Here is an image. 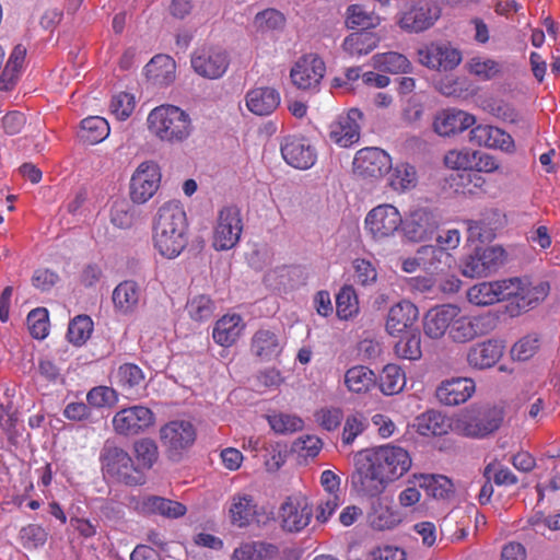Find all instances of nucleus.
Here are the masks:
<instances>
[{
  "instance_id": "4be33fe9",
  "label": "nucleus",
  "mask_w": 560,
  "mask_h": 560,
  "mask_svg": "<svg viewBox=\"0 0 560 560\" xmlns=\"http://www.w3.org/2000/svg\"><path fill=\"white\" fill-rule=\"evenodd\" d=\"M505 345L499 339H488L472 345L466 354L468 365L476 370L490 369L504 353Z\"/></svg>"
},
{
  "instance_id": "e2e57ef3",
  "label": "nucleus",
  "mask_w": 560,
  "mask_h": 560,
  "mask_svg": "<svg viewBox=\"0 0 560 560\" xmlns=\"http://www.w3.org/2000/svg\"><path fill=\"white\" fill-rule=\"evenodd\" d=\"M133 212L130 206L125 201H117L113 205L110 211V221L120 229L130 228L133 223Z\"/></svg>"
},
{
  "instance_id": "3c124183",
  "label": "nucleus",
  "mask_w": 560,
  "mask_h": 560,
  "mask_svg": "<svg viewBox=\"0 0 560 560\" xmlns=\"http://www.w3.org/2000/svg\"><path fill=\"white\" fill-rule=\"evenodd\" d=\"M30 334L35 339H45L48 335L49 317L45 307H37L27 315Z\"/></svg>"
},
{
  "instance_id": "0eeeda50",
  "label": "nucleus",
  "mask_w": 560,
  "mask_h": 560,
  "mask_svg": "<svg viewBox=\"0 0 560 560\" xmlns=\"http://www.w3.org/2000/svg\"><path fill=\"white\" fill-rule=\"evenodd\" d=\"M419 62L439 72L454 70L463 59L462 51L446 40L431 42L418 48Z\"/></svg>"
},
{
  "instance_id": "72a5a7b5",
  "label": "nucleus",
  "mask_w": 560,
  "mask_h": 560,
  "mask_svg": "<svg viewBox=\"0 0 560 560\" xmlns=\"http://www.w3.org/2000/svg\"><path fill=\"white\" fill-rule=\"evenodd\" d=\"M112 300L119 313L132 314L139 304L140 288L132 280L122 281L114 289Z\"/></svg>"
},
{
  "instance_id": "f257e3e1",
  "label": "nucleus",
  "mask_w": 560,
  "mask_h": 560,
  "mask_svg": "<svg viewBox=\"0 0 560 560\" xmlns=\"http://www.w3.org/2000/svg\"><path fill=\"white\" fill-rule=\"evenodd\" d=\"M352 487L369 497L381 494L388 482L400 478L411 466L408 452L399 446L384 445L358 454Z\"/></svg>"
},
{
  "instance_id": "774afa93",
  "label": "nucleus",
  "mask_w": 560,
  "mask_h": 560,
  "mask_svg": "<svg viewBox=\"0 0 560 560\" xmlns=\"http://www.w3.org/2000/svg\"><path fill=\"white\" fill-rule=\"evenodd\" d=\"M370 560H406V553L398 547H378L370 552Z\"/></svg>"
},
{
  "instance_id": "58836bf2",
  "label": "nucleus",
  "mask_w": 560,
  "mask_h": 560,
  "mask_svg": "<svg viewBox=\"0 0 560 560\" xmlns=\"http://www.w3.org/2000/svg\"><path fill=\"white\" fill-rule=\"evenodd\" d=\"M418 485L434 499H447L454 493V485L444 475H420Z\"/></svg>"
},
{
  "instance_id": "c03bdc74",
  "label": "nucleus",
  "mask_w": 560,
  "mask_h": 560,
  "mask_svg": "<svg viewBox=\"0 0 560 560\" xmlns=\"http://www.w3.org/2000/svg\"><path fill=\"white\" fill-rule=\"evenodd\" d=\"M395 353L410 361L421 358V335L419 330L407 331L406 336L395 345Z\"/></svg>"
},
{
  "instance_id": "6ab92c4d",
  "label": "nucleus",
  "mask_w": 560,
  "mask_h": 560,
  "mask_svg": "<svg viewBox=\"0 0 560 560\" xmlns=\"http://www.w3.org/2000/svg\"><path fill=\"white\" fill-rule=\"evenodd\" d=\"M440 8L429 1H418L412 4L399 20V25L408 32H423L430 28L440 18Z\"/></svg>"
},
{
  "instance_id": "09e8293b",
  "label": "nucleus",
  "mask_w": 560,
  "mask_h": 560,
  "mask_svg": "<svg viewBox=\"0 0 560 560\" xmlns=\"http://www.w3.org/2000/svg\"><path fill=\"white\" fill-rule=\"evenodd\" d=\"M416 183V168L408 163L398 164L390 175V186L395 190H407L413 188Z\"/></svg>"
},
{
  "instance_id": "2eb2a0df",
  "label": "nucleus",
  "mask_w": 560,
  "mask_h": 560,
  "mask_svg": "<svg viewBox=\"0 0 560 560\" xmlns=\"http://www.w3.org/2000/svg\"><path fill=\"white\" fill-rule=\"evenodd\" d=\"M283 160L299 170L311 168L317 159L315 148L302 136H285L280 143Z\"/></svg>"
},
{
  "instance_id": "052dcab7",
  "label": "nucleus",
  "mask_w": 560,
  "mask_h": 560,
  "mask_svg": "<svg viewBox=\"0 0 560 560\" xmlns=\"http://www.w3.org/2000/svg\"><path fill=\"white\" fill-rule=\"evenodd\" d=\"M269 423L272 430L277 433L295 432L303 427L302 419L284 413L269 417Z\"/></svg>"
},
{
  "instance_id": "603ef678",
  "label": "nucleus",
  "mask_w": 560,
  "mask_h": 560,
  "mask_svg": "<svg viewBox=\"0 0 560 560\" xmlns=\"http://www.w3.org/2000/svg\"><path fill=\"white\" fill-rule=\"evenodd\" d=\"M133 447L137 459L141 462L139 466L142 468V471H144V469H150L158 460V445L153 440L141 439L135 442Z\"/></svg>"
},
{
  "instance_id": "c85d7f7f",
  "label": "nucleus",
  "mask_w": 560,
  "mask_h": 560,
  "mask_svg": "<svg viewBox=\"0 0 560 560\" xmlns=\"http://www.w3.org/2000/svg\"><path fill=\"white\" fill-rule=\"evenodd\" d=\"M245 101L249 112L257 116H268L280 105V94L273 88H255L247 92Z\"/></svg>"
},
{
  "instance_id": "393cba45",
  "label": "nucleus",
  "mask_w": 560,
  "mask_h": 560,
  "mask_svg": "<svg viewBox=\"0 0 560 560\" xmlns=\"http://www.w3.org/2000/svg\"><path fill=\"white\" fill-rule=\"evenodd\" d=\"M475 382L467 377L443 381L436 388L435 396L445 406L466 402L475 392Z\"/></svg>"
},
{
  "instance_id": "aec40b11",
  "label": "nucleus",
  "mask_w": 560,
  "mask_h": 560,
  "mask_svg": "<svg viewBox=\"0 0 560 560\" xmlns=\"http://www.w3.org/2000/svg\"><path fill=\"white\" fill-rule=\"evenodd\" d=\"M514 283L509 279L493 282H480L472 285L468 292V301L478 306L491 305L493 303L510 300Z\"/></svg>"
},
{
  "instance_id": "c756f323",
  "label": "nucleus",
  "mask_w": 560,
  "mask_h": 560,
  "mask_svg": "<svg viewBox=\"0 0 560 560\" xmlns=\"http://www.w3.org/2000/svg\"><path fill=\"white\" fill-rule=\"evenodd\" d=\"M422 269L430 275L446 273L455 264V258L442 246L423 245L419 247Z\"/></svg>"
},
{
  "instance_id": "5fc2aeb1",
  "label": "nucleus",
  "mask_w": 560,
  "mask_h": 560,
  "mask_svg": "<svg viewBox=\"0 0 560 560\" xmlns=\"http://www.w3.org/2000/svg\"><path fill=\"white\" fill-rule=\"evenodd\" d=\"M476 160L475 151L463 149V150H451L446 153L444 161L445 164L451 168L463 170L465 173L474 170V162Z\"/></svg>"
},
{
  "instance_id": "6e6552de",
  "label": "nucleus",
  "mask_w": 560,
  "mask_h": 560,
  "mask_svg": "<svg viewBox=\"0 0 560 560\" xmlns=\"http://www.w3.org/2000/svg\"><path fill=\"white\" fill-rule=\"evenodd\" d=\"M242 231L241 210L236 206L224 207L219 212L213 235V247L217 250L233 248L240 241Z\"/></svg>"
},
{
  "instance_id": "9b49d317",
  "label": "nucleus",
  "mask_w": 560,
  "mask_h": 560,
  "mask_svg": "<svg viewBox=\"0 0 560 560\" xmlns=\"http://www.w3.org/2000/svg\"><path fill=\"white\" fill-rule=\"evenodd\" d=\"M155 416L144 406H132L121 409L113 418V427L117 434L124 436L137 435L152 427Z\"/></svg>"
},
{
  "instance_id": "680f3d73",
  "label": "nucleus",
  "mask_w": 560,
  "mask_h": 560,
  "mask_svg": "<svg viewBox=\"0 0 560 560\" xmlns=\"http://www.w3.org/2000/svg\"><path fill=\"white\" fill-rule=\"evenodd\" d=\"M539 348V339L534 336H526L518 340L511 350L512 357L518 361L530 359Z\"/></svg>"
},
{
  "instance_id": "7ed1b4c3",
  "label": "nucleus",
  "mask_w": 560,
  "mask_h": 560,
  "mask_svg": "<svg viewBox=\"0 0 560 560\" xmlns=\"http://www.w3.org/2000/svg\"><path fill=\"white\" fill-rule=\"evenodd\" d=\"M101 469L105 478L128 487L141 486L145 482V474L137 466L122 447L114 440H106L100 452Z\"/></svg>"
},
{
  "instance_id": "4468645a",
  "label": "nucleus",
  "mask_w": 560,
  "mask_h": 560,
  "mask_svg": "<svg viewBox=\"0 0 560 560\" xmlns=\"http://www.w3.org/2000/svg\"><path fill=\"white\" fill-rule=\"evenodd\" d=\"M326 71L325 62L315 54L302 56L290 72L292 83L300 90L316 89Z\"/></svg>"
},
{
  "instance_id": "e433bc0d",
  "label": "nucleus",
  "mask_w": 560,
  "mask_h": 560,
  "mask_svg": "<svg viewBox=\"0 0 560 560\" xmlns=\"http://www.w3.org/2000/svg\"><path fill=\"white\" fill-rule=\"evenodd\" d=\"M370 525L377 530L392 529L401 522L398 511L393 510L381 501L374 502L369 513Z\"/></svg>"
},
{
  "instance_id": "f3484780",
  "label": "nucleus",
  "mask_w": 560,
  "mask_h": 560,
  "mask_svg": "<svg viewBox=\"0 0 560 560\" xmlns=\"http://www.w3.org/2000/svg\"><path fill=\"white\" fill-rule=\"evenodd\" d=\"M438 229V220L427 208H418L402 219L401 232L409 242L419 243L430 238Z\"/></svg>"
},
{
  "instance_id": "b1692460",
  "label": "nucleus",
  "mask_w": 560,
  "mask_h": 560,
  "mask_svg": "<svg viewBox=\"0 0 560 560\" xmlns=\"http://www.w3.org/2000/svg\"><path fill=\"white\" fill-rule=\"evenodd\" d=\"M459 314V308L452 304L435 306L427 312L423 318V331L431 339L442 338L452 322Z\"/></svg>"
},
{
  "instance_id": "8fccbe9b",
  "label": "nucleus",
  "mask_w": 560,
  "mask_h": 560,
  "mask_svg": "<svg viewBox=\"0 0 560 560\" xmlns=\"http://www.w3.org/2000/svg\"><path fill=\"white\" fill-rule=\"evenodd\" d=\"M378 24V18L366 12L363 7L352 4L348 8L347 25L362 31L373 28Z\"/></svg>"
},
{
  "instance_id": "39448f33",
  "label": "nucleus",
  "mask_w": 560,
  "mask_h": 560,
  "mask_svg": "<svg viewBox=\"0 0 560 560\" xmlns=\"http://www.w3.org/2000/svg\"><path fill=\"white\" fill-rule=\"evenodd\" d=\"M149 130L161 141L178 143L186 140L191 132L189 115L174 105H161L148 116Z\"/></svg>"
},
{
  "instance_id": "ddd939ff",
  "label": "nucleus",
  "mask_w": 560,
  "mask_h": 560,
  "mask_svg": "<svg viewBox=\"0 0 560 560\" xmlns=\"http://www.w3.org/2000/svg\"><path fill=\"white\" fill-rule=\"evenodd\" d=\"M402 218L396 207L384 203L373 208L365 218V229L374 240L394 235L401 229Z\"/></svg>"
},
{
  "instance_id": "de8ad7c7",
  "label": "nucleus",
  "mask_w": 560,
  "mask_h": 560,
  "mask_svg": "<svg viewBox=\"0 0 560 560\" xmlns=\"http://www.w3.org/2000/svg\"><path fill=\"white\" fill-rule=\"evenodd\" d=\"M93 330V323L88 315H78L74 317L68 327V340L75 345H83L91 336Z\"/></svg>"
},
{
  "instance_id": "20e7f679",
  "label": "nucleus",
  "mask_w": 560,
  "mask_h": 560,
  "mask_svg": "<svg viewBox=\"0 0 560 560\" xmlns=\"http://www.w3.org/2000/svg\"><path fill=\"white\" fill-rule=\"evenodd\" d=\"M504 419L501 405H472L462 411L454 421V431L460 435L481 439L495 432Z\"/></svg>"
},
{
  "instance_id": "f8f14e48",
  "label": "nucleus",
  "mask_w": 560,
  "mask_h": 560,
  "mask_svg": "<svg viewBox=\"0 0 560 560\" xmlns=\"http://www.w3.org/2000/svg\"><path fill=\"white\" fill-rule=\"evenodd\" d=\"M230 56L219 47L197 49L191 56V67L199 75L214 80L221 78L228 70Z\"/></svg>"
},
{
  "instance_id": "dca6fc26",
  "label": "nucleus",
  "mask_w": 560,
  "mask_h": 560,
  "mask_svg": "<svg viewBox=\"0 0 560 560\" xmlns=\"http://www.w3.org/2000/svg\"><path fill=\"white\" fill-rule=\"evenodd\" d=\"M392 167L390 156L380 148H363L353 160L354 174L364 178H378Z\"/></svg>"
},
{
  "instance_id": "37998d69",
  "label": "nucleus",
  "mask_w": 560,
  "mask_h": 560,
  "mask_svg": "<svg viewBox=\"0 0 560 560\" xmlns=\"http://www.w3.org/2000/svg\"><path fill=\"white\" fill-rule=\"evenodd\" d=\"M406 383L404 371L396 364H387L380 376V388L385 395L399 393Z\"/></svg>"
},
{
  "instance_id": "bf43d9fd",
  "label": "nucleus",
  "mask_w": 560,
  "mask_h": 560,
  "mask_svg": "<svg viewBox=\"0 0 560 560\" xmlns=\"http://www.w3.org/2000/svg\"><path fill=\"white\" fill-rule=\"evenodd\" d=\"M135 108L133 95L121 92L115 95L110 102V112L120 120L127 119Z\"/></svg>"
},
{
  "instance_id": "473e14b6",
  "label": "nucleus",
  "mask_w": 560,
  "mask_h": 560,
  "mask_svg": "<svg viewBox=\"0 0 560 560\" xmlns=\"http://www.w3.org/2000/svg\"><path fill=\"white\" fill-rule=\"evenodd\" d=\"M413 427L417 432L424 436H440L450 430L454 431L451 420L436 410H428L415 419Z\"/></svg>"
},
{
  "instance_id": "a878e982",
  "label": "nucleus",
  "mask_w": 560,
  "mask_h": 560,
  "mask_svg": "<svg viewBox=\"0 0 560 560\" xmlns=\"http://www.w3.org/2000/svg\"><path fill=\"white\" fill-rule=\"evenodd\" d=\"M419 317L418 307L410 301H400L393 305L387 314L385 329L392 336L407 332Z\"/></svg>"
},
{
  "instance_id": "5701e85b",
  "label": "nucleus",
  "mask_w": 560,
  "mask_h": 560,
  "mask_svg": "<svg viewBox=\"0 0 560 560\" xmlns=\"http://www.w3.org/2000/svg\"><path fill=\"white\" fill-rule=\"evenodd\" d=\"M514 283V290L512 291V298L515 300V304L520 311L526 312L534 308L540 302H542L550 291V285L547 281H539L533 284L528 281L524 282L518 278L509 279Z\"/></svg>"
},
{
  "instance_id": "1a4fd4ad",
  "label": "nucleus",
  "mask_w": 560,
  "mask_h": 560,
  "mask_svg": "<svg viewBox=\"0 0 560 560\" xmlns=\"http://www.w3.org/2000/svg\"><path fill=\"white\" fill-rule=\"evenodd\" d=\"M504 249L488 246L476 247L467 255L462 264V272L465 277H486L503 262Z\"/></svg>"
},
{
  "instance_id": "49530a36",
  "label": "nucleus",
  "mask_w": 560,
  "mask_h": 560,
  "mask_svg": "<svg viewBox=\"0 0 560 560\" xmlns=\"http://www.w3.org/2000/svg\"><path fill=\"white\" fill-rule=\"evenodd\" d=\"M380 70L390 73H407L411 68L410 61L401 54L388 51L375 56Z\"/></svg>"
},
{
  "instance_id": "423d86ee",
  "label": "nucleus",
  "mask_w": 560,
  "mask_h": 560,
  "mask_svg": "<svg viewBox=\"0 0 560 560\" xmlns=\"http://www.w3.org/2000/svg\"><path fill=\"white\" fill-rule=\"evenodd\" d=\"M197 438L194 424L185 420H173L160 429L161 445L168 459L179 462L194 445Z\"/></svg>"
},
{
  "instance_id": "4d7b16f0",
  "label": "nucleus",
  "mask_w": 560,
  "mask_h": 560,
  "mask_svg": "<svg viewBox=\"0 0 560 560\" xmlns=\"http://www.w3.org/2000/svg\"><path fill=\"white\" fill-rule=\"evenodd\" d=\"M20 538L25 548H37L46 542L47 532L39 525L30 524L20 530Z\"/></svg>"
},
{
  "instance_id": "a18cd8bd",
  "label": "nucleus",
  "mask_w": 560,
  "mask_h": 560,
  "mask_svg": "<svg viewBox=\"0 0 560 560\" xmlns=\"http://www.w3.org/2000/svg\"><path fill=\"white\" fill-rule=\"evenodd\" d=\"M359 311L358 296L351 285H343L336 296V312L340 319H349Z\"/></svg>"
},
{
  "instance_id": "13d9d810",
  "label": "nucleus",
  "mask_w": 560,
  "mask_h": 560,
  "mask_svg": "<svg viewBox=\"0 0 560 560\" xmlns=\"http://www.w3.org/2000/svg\"><path fill=\"white\" fill-rule=\"evenodd\" d=\"M86 399L89 406L101 408L114 405L117 401V394L110 387L97 386L88 393Z\"/></svg>"
},
{
  "instance_id": "bb28decb",
  "label": "nucleus",
  "mask_w": 560,
  "mask_h": 560,
  "mask_svg": "<svg viewBox=\"0 0 560 560\" xmlns=\"http://www.w3.org/2000/svg\"><path fill=\"white\" fill-rule=\"evenodd\" d=\"M470 142L488 148L500 149L505 152L514 150V141L511 135L504 130L489 125H479L468 132Z\"/></svg>"
},
{
  "instance_id": "412c9836",
  "label": "nucleus",
  "mask_w": 560,
  "mask_h": 560,
  "mask_svg": "<svg viewBox=\"0 0 560 560\" xmlns=\"http://www.w3.org/2000/svg\"><path fill=\"white\" fill-rule=\"evenodd\" d=\"M494 328V319L490 316L455 317L448 335L455 342H467L476 337L487 335Z\"/></svg>"
},
{
  "instance_id": "a211bd4d",
  "label": "nucleus",
  "mask_w": 560,
  "mask_h": 560,
  "mask_svg": "<svg viewBox=\"0 0 560 560\" xmlns=\"http://www.w3.org/2000/svg\"><path fill=\"white\" fill-rule=\"evenodd\" d=\"M363 114L351 108L346 115L338 116L329 126V139L341 148H348L360 140V125Z\"/></svg>"
},
{
  "instance_id": "9d476101",
  "label": "nucleus",
  "mask_w": 560,
  "mask_h": 560,
  "mask_svg": "<svg viewBox=\"0 0 560 560\" xmlns=\"http://www.w3.org/2000/svg\"><path fill=\"white\" fill-rule=\"evenodd\" d=\"M161 182L160 167L155 162L141 163L130 180V198L135 203L147 202L156 192Z\"/></svg>"
},
{
  "instance_id": "69168bd1",
  "label": "nucleus",
  "mask_w": 560,
  "mask_h": 560,
  "mask_svg": "<svg viewBox=\"0 0 560 560\" xmlns=\"http://www.w3.org/2000/svg\"><path fill=\"white\" fill-rule=\"evenodd\" d=\"M316 421L327 431L339 427L343 413L339 408H323L315 413Z\"/></svg>"
},
{
  "instance_id": "79ce46f5",
  "label": "nucleus",
  "mask_w": 560,
  "mask_h": 560,
  "mask_svg": "<svg viewBox=\"0 0 560 560\" xmlns=\"http://www.w3.org/2000/svg\"><path fill=\"white\" fill-rule=\"evenodd\" d=\"M345 383L349 390L354 393H363L369 390L370 387L374 385L375 374L366 366H353L346 372Z\"/></svg>"
},
{
  "instance_id": "f03ea898",
  "label": "nucleus",
  "mask_w": 560,
  "mask_h": 560,
  "mask_svg": "<svg viewBox=\"0 0 560 560\" xmlns=\"http://www.w3.org/2000/svg\"><path fill=\"white\" fill-rule=\"evenodd\" d=\"M188 222L183 207L176 203L162 206L153 223V243L158 252L168 259L177 257L187 246Z\"/></svg>"
},
{
  "instance_id": "4c0bfd02",
  "label": "nucleus",
  "mask_w": 560,
  "mask_h": 560,
  "mask_svg": "<svg viewBox=\"0 0 560 560\" xmlns=\"http://www.w3.org/2000/svg\"><path fill=\"white\" fill-rule=\"evenodd\" d=\"M278 548L264 541L244 542L233 552V560H267L273 558Z\"/></svg>"
},
{
  "instance_id": "0e129e2a",
  "label": "nucleus",
  "mask_w": 560,
  "mask_h": 560,
  "mask_svg": "<svg viewBox=\"0 0 560 560\" xmlns=\"http://www.w3.org/2000/svg\"><path fill=\"white\" fill-rule=\"evenodd\" d=\"M469 71L480 78L491 79L500 72V65L492 59L472 58L469 62Z\"/></svg>"
},
{
  "instance_id": "864d4df0",
  "label": "nucleus",
  "mask_w": 560,
  "mask_h": 560,
  "mask_svg": "<svg viewBox=\"0 0 560 560\" xmlns=\"http://www.w3.org/2000/svg\"><path fill=\"white\" fill-rule=\"evenodd\" d=\"M186 307L190 317L198 322L211 319L214 313V303L207 295L195 296Z\"/></svg>"
},
{
  "instance_id": "ea45409f",
  "label": "nucleus",
  "mask_w": 560,
  "mask_h": 560,
  "mask_svg": "<svg viewBox=\"0 0 560 560\" xmlns=\"http://www.w3.org/2000/svg\"><path fill=\"white\" fill-rule=\"evenodd\" d=\"M109 135L107 120L100 116H90L81 121L80 139L88 144H96Z\"/></svg>"
},
{
  "instance_id": "f704fd0d",
  "label": "nucleus",
  "mask_w": 560,
  "mask_h": 560,
  "mask_svg": "<svg viewBox=\"0 0 560 560\" xmlns=\"http://www.w3.org/2000/svg\"><path fill=\"white\" fill-rule=\"evenodd\" d=\"M243 330L242 318L240 315L223 316L213 328V340L222 347L232 346L240 337Z\"/></svg>"
},
{
  "instance_id": "a19ab883",
  "label": "nucleus",
  "mask_w": 560,
  "mask_h": 560,
  "mask_svg": "<svg viewBox=\"0 0 560 560\" xmlns=\"http://www.w3.org/2000/svg\"><path fill=\"white\" fill-rule=\"evenodd\" d=\"M255 504H253V498L248 494L237 495L233 498V503L230 508L231 520L234 525L244 527L248 525L255 514Z\"/></svg>"
},
{
  "instance_id": "7c9ffc66",
  "label": "nucleus",
  "mask_w": 560,
  "mask_h": 560,
  "mask_svg": "<svg viewBox=\"0 0 560 560\" xmlns=\"http://www.w3.org/2000/svg\"><path fill=\"white\" fill-rule=\"evenodd\" d=\"M282 528L287 532H300L311 522L313 509L306 502L296 504L288 500L280 508Z\"/></svg>"
},
{
  "instance_id": "cd10ccee",
  "label": "nucleus",
  "mask_w": 560,
  "mask_h": 560,
  "mask_svg": "<svg viewBox=\"0 0 560 560\" xmlns=\"http://www.w3.org/2000/svg\"><path fill=\"white\" fill-rule=\"evenodd\" d=\"M472 115L463 110H443L433 121V129L440 136H451L467 130L475 124Z\"/></svg>"
},
{
  "instance_id": "2f4dec72",
  "label": "nucleus",
  "mask_w": 560,
  "mask_h": 560,
  "mask_svg": "<svg viewBox=\"0 0 560 560\" xmlns=\"http://www.w3.org/2000/svg\"><path fill=\"white\" fill-rule=\"evenodd\" d=\"M250 351L260 361H271L281 353L282 345L273 331L259 329L252 338Z\"/></svg>"
},
{
  "instance_id": "6e6d98bb",
  "label": "nucleus",
  "mask_w": 560,
  "mask_h": 560,
  "mask_svg": "<svg viewBox=\"0 0 560 560\" xmlns=\"http://www.w3.org/2000/svg\"><path fill=\"white\" fill-rule=\"evenodd\" d=\"M284 23V15L276 9H267L255 16V25L260 31L279 30Z\"/></svg>"
},
{
  "instance_id": "c9c22d12",
  "label": "nucleus",
  "mask_w": 560,
  "mask_h": 560,
  "mask_svg": "<svg viewBox=\"0 0 560 560\" xmlns=\"http://www.w3.org/2000/svg\"><path fill=\"white\" fill-rule=\"evenodd\" d=\"M143 509L149 513L159 514L166 518H178L187 512L183 503L158 495L144 498Z\"/></svg>"
},
{
  "instance_id": "338daca9",
  "label": "nucleus",
  "mask_w": 560,
  "mask_h": 560,
  "mask_svg": "<svg viewBox=\"0 0 560 560\" xmlns=\"http://www.w3.org/2000/svg\"><path fill=\"white\" fill-rule=\"evenodd\" d=\"M357 281L362 285H368L376 281L377 272L374 266L366 259H355L353 261Z\"/></svg>"
}]
</instances>
